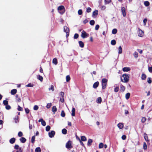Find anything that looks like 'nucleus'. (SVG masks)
Masks as SVG:
<instances>
[{
	"instance_id": "1",
	"label": "nucleus",
	"mask_w": 152,
	"mask_h": 152,
	"mask_svg": "<svg viewBox=\"0 0 152 152\" xmlns=\"http://www.w3.org/2000/svg\"><path fill=\"white\" fill-rule=\"evenodd\" d=\"M129 77L127 74H123L121 77V81L124 83H127L129 80Z\"/></svg>"
},
{
	"instance_id": "2",
	"label": "nucleus",
	"mask_w": 152,
	"mask_h": 152,
	"mask_svg": "<svg viewBox=\"0 0 152 152\" xmlns=\"http://www.w3.org/2000/svg\"><path fill=\"white\" fill-rule=\"evenodd\" d=\"M57 10L58 11H60L59 12L61 14L64 13L65 11V7L63 5H61L59 6L58 7Z\"/></svg>"
},
{
	"instance_id": "3",
	"label": "nucleus",
	"mask_w": 152,
	"mask_h": 152,
	"mask_svg": "<svg viewBox=\"0 0 152 152\" xmlns=\"http://www.w3.org/2000/svg\"><path fill=\"white\" fill-rule=\"evenodd\" d=\"M66 147L67 149L70 150L72 148V141L69 140L66 143Z\"/></svg>"
},
{
	"instance_id": "4",
	"label": "nucleus",
	"mask_w": 152,
	"mask_h": 152,
	"mask_svg": "<svg viewBox=\"0 0 152 152\" xmlns=\"http://www.w3.org/2000/svg\"><path fill=\"white\" fill-rule=\"evenodd\" d=\"M89 36V34L86 33V32L84 30H83L81 34V37L83 38H86Z\"/></svg>"
},
{
	"instance_id": "5",
	"label": "nucleus",
	"mask_w": 152,
	"mask_h": 152,
	"mask_svg": "<svg viewBox=\"0 0 152 152\" xmlns=\"http://www.w3.org/2000/svg\"><path fill=\"white\" fill-rule=\"evenodd\" d=\"M55 134V132L54 131H51L50 132L48 133L49 137L50 138L53 137Z\"/></svg>"
},
{
	"instance_id": "6",
	"label": "nucleus",
	"mask_w": 152,
	"mask_h": 152,
	"mask_svg": "<svg viewBox=\"0 0 152 152\" xmlns=\"http://www.w3.org/2000/svg\"><path fill=\"white\" fill-rule=\"evenodd\" d=\"M121 12H122L123 15L124 17H125L126 15V9L124 7H121Z\"/></svg>"
},
{
	"instance_id": "7",
	"label": "nucleus",
	"mask_w": 152,
	"mask_h": 152,
	"mask_svg": "<svg viewBox=\"0 0 152 152\" xmlns=\"http://www.w3.org/2000/svg\"><path fill=\"white\" fill-rule=\"evenodd\" d=\"M144 35V32L141 30L140 29L139 31V33L138 34V35L140 37H142Z\"/></svg>"
},
{
	"instance_id": "8",
	"label": "nucleus",
	"mask_w": 152,
	"mask_h": 152,
	"mask_svg": "<svg viewBox=\"0 0 152 152\" xmlns=\"http://www.w3.org/2000/svg\"><path fill=\"white\" fill-rule=\"evenodd\" d=\"M99 83L98 81L95 82L93 85V88H96L99 86Z\"/></svg>"
},
{
	"instance_id": "9",
	"label": "nucleus",
	"mask_w": 152,
	"mask_h": 152,
	"mask_svg": "<svg viewBox=\"0 0 152 152\" xmlns=\"http://www.w3.org/2000/svg\"><path fill=\"white\" fill-rule=\"evenodd\" d=\"M37 79L41 82H42L43 80V77L40 75H38L37 76Z\"/></svg>"
},
{
	"instance_id": "10",
	"label": "nucleus",
	"mask_w": 152,
	"mask_h": 152,
	"mask_svg": "<svg viewBox=\"0 0 152 152\" xmlns=\"http://www.w3.org/2000/svg\"><path fill=\"white\" fill-rule=\"evenodd\" d=\"M16 139L14 137L11 138L9 140L10 142L12 144L14 143Z\"/></svg>"
},
{
	"instance_id": "11",
	"label": "nucleus",
	"mask_w": 152,
	"mask_h": 152,
	"mask_svg": "<svg viewBox=\"0 0 152 152\" xmlns=\"http://www.w3.org/2000/svg\"><path fill=\"white\" fill-rule=\"evenodd\" d=\"M130 67H124L123 68V71L124 72H128L130 70Z\"/></svg>"
},
{
	"instance_id": "12",
	"label": "nucleus",
	"mask_w": 152,
	"mask_h": 152,
	"mask_svg": "<svg viewBox=\"0 0 152 152\" xmlns=\"http://www.w3.org/2000/svg\"><path fill=\"white\" fill-rule=\"evenodd\" d=\"M20 140L21 142L24 143L26 142V140L25 137H21L20 139Z\"/></svg>"
},
{
	"instance_id": "13",
	"label": "nucleus",
	"mask_w": 152,
	"mask_h": 152,
	"mask_svg": "<svg viewBox=\"0 0 152 152\" xmlns=\"http://www.w3.org/2000/svg\"><path fill=\"white\" fill-rule=\"evenodd\" d=\"M146 77L147 76L145 74L143 73L141 75V79L142 80H145L146 79Z\"/></svg>"
},
{
	"instance_id": "14",
	"label": "nucleus",
	"mask_w": 152,
	"mask_h": 152,
	"mask_svg": "<svg viewBox=\"0 0 152 152\" xmlns=\"http://www.w3.org/2000/svg\"><path fill=\"white\" fill-rule=\"evenodd\" d=\"M64 32H65L66 33L68 32H69V28L66 26H64Z\"/></svg>"
},
{
	"instance_id": "15",
	"label": "nucleus",
	"mask_w": 152,
	"mask_h": 152,
	"mask_svg": "<svg viewBox=\"0 0 152 152\" xmlns=\"http://www.w3.org/2000/svg\"><path fill=\"white\" fill-rule=\"evenodd\" d=\"M14 119L15 121V123H17L19 122V116L18 115H16L14 118Z\"/></svg>"
},
{
	"instance_id": "16",
	"label": "nucleus",
	"mask_w": 152,
	"mask_h": 152,
	"mask_svg": "<svg viewBox=\"0 0 152 152\" xmlns=\"http://www.w3.org/2000/svg\"><path fill=\"white\" fill-rule=\"evenodd\" d=\"M17 91V90L16 89H13L11 90V94L12 95H15L16 94Z\"/></svg>"
},
{
	"instance_id": "17",
	"label": "nucleus",
	"mask_w": 152,
	"mask_h": 152,
	"mask_svg": "<svg viewBox=\"0 0 152 152\" xmlns=\"http://www.w3.org/2000/svg\"><path fill=\"white\" fill-rule=\"evenodd\" d=\"M79 44L81 48H83L84 47V45L83 42L82 41H79Z\"/></svg>"
},
{
	"instance_id": "18",
	"label": "nucleus",
	"mask_w": 152,
	"mask_h": 152,
	"mask_svg": "<svg viewBox=\"0 0 152 152\" xmlns=\"http://www.w3.org/2000/svg\"><path fill=\"white\" fill-rule=\"evenodd\" d=\"M57 109L56 106H53L52 107V111L54 114H55L56 112Z\"/></svg>"
},
{
	"instance_id": "19",
	"label": "nucleus",
	"mask_w": 152,
	"mask_h": 152,
	"mask_svg": "<svg viewBox=\"0 0 152 152\" xmlns=\"http://www.w3.org/2000/svg\"><path fill=\"white\" fill-rule=\"evenodd\" d=\"M16 100L18 102H20L21 101V100L20 97H19L18 95L16 94L15 96Z\"/></svg>"
},
{
	"instance_id": "20",
	"label": "nucleus",
	"mask_w": 152,
	"mask_h": 152,
	"mask_svg": "<svg viewBox=\"0 0 152 152\" xmlns=\"http://www.w3.org/2000/svg\"><path fill=\"white\" fill-rule=\"evenodd\" d=\"M98 10H95L93 12L92 16L93 17L94 16L97 15H98Z\"/></svg>"
},
{
	"instance_id": "21",
	"label": "nucleus",
	"mask_w": 152,
	"mask_h": 152,
	"mask_svg": "<svg viewBox=\"0 0 152 152\" xmlns=\"http://www.w3.org/2000/svg\"><path fill=\"white\" fill-rule=\"evenodd\" d=\"M120 89H121V91L122 92H123L125 91V88L122 84H121L120 85Z\"/></svg>"
},
{
	"instance_id": "22",
	"label": "nucleus",
	"mask_w": 152,
	"mask_h": 152,
	"mask_svg": "<svg viewBox=\"0 0 152 152\" xmlns=\"http://www.w3.org/2000/svg\"><path fill=\"white\" fill-rule=\"evenodd\" d=\"M75 109L74 107L72 108V113L71 114L73 116H74L75 115Z\"/></svg>"
},
{
	"instance_id": "23",
	"label": "nucleus",
	"mask_w": 152,
	"mask_h": 152,
	"mask_svg": "<svg viewBox=\"0 0 152 152\" xmlns=\"http://www.w3.org/2000/svg\"><path fill=\"white\" fill-rule=\"evenodd\" d=\"M117 126L120 129H121L124 127V125L122 123H119L118 124Z\"/></svg>"
},
{
	"instance_id": "24",
	"label": "nucleus",
	"mask_w": 152,
	"mask_h": 152,
	"mask_svg": "<svg viewBox=\"0 0 152 152\" xmlns=\"http://www.w3.org/2000/svg\"><path fill=\"white\" fill-rule=\"evenodd\" d=\"M93 142V140L91 139H89L88 140L87 145L88 146H90L91 145V143Z\"/></svg>"
},
{
	"instance_id": "25",
	"label": "nucleus",
	"mask_w": 152,
	"mask_h": 152,
	"mask_svg": "<svg viewBox=\"0 0 152 152\" xmlns=\"http://www.w3.org/2000/svg\"><path fill=\"white\" fill-rule=\"evenodd\" d=\"M52 62L55 65H57L58 64L57 60L56 58H54L53 59Z\"/></svg>"
},
{
	"instance_id": "26",
	"label": "nucleus",
	"mask_w": 152,
	"mask_h": 152,
	"mask_svg": "<svg viewBox=\"0 0 152 152\" xmlns=\"http://www.w3.org/2000/svg\"><path fill=\"white\" fill-rule=\"evenodd\" d=\"M80 140L83 141H86L87 140V139L85 136H82L81 137Z\"/></svg>"
},
{
	"instance_id": "27",
	"label": "nucleus",
	"mask_w": 152,
	"mask_h": 152,
	"mask_svg": "<svg viewBox=\"0 0 152 152\" xmlns=\"http://www.w3.org/2000/svg\"><path fill=\"white\" fill-rule=\"evenodd\" d=\"M107 83H102V88L103 90L105 89L107 86Z\"/></svg>"
},
{
	"instance_id": "28",
	"label": "nucleus",
	"mask_w": 152,
	"mask_h": 152,
	"mask_svg": "<svg viewBox=\"0 0 152 152\" xmlns=\"http://www.w3.org/2000/svg\"><path fill=\"white\" fill-rule=\"evenodd\" d=\"M144 138L145 140L147 141H149V140L148 139V137L147 136V134H146V133H145L144 134Z\"/></svg>"
},
{
	"instance_id": "29",
	"label": "nucleus",
	"mask_w": 152,
	"mask_h": 152,
	"mask_svg": "<svg viewBox=\"0 0 152 152\" xmlns=\"http://www.w3.org/2000/svg\"><path fill=\"white\" fill-rule=\"evenodd\" d=\"M67 132V130L66 129H65V128L63 129L62 130V133L63 134H66Z\"/></svg>"
},
{
	"instance_id": "30",
	"label": "nucleus",
	"mask_w": 152,
	"mask_h": 152,
	"mask_svg": "<svg viewBox=\"0 0 152 152\" xmlns=\"http://www.w3.org/2000/svg\"><path fill=\"white\" fill-rule=\"evenodd\" d=\"M147 82L149 84L151 83L152 82L151 78L150 77H149L147 79Z\"/></svg>"
},
{
	"instance_id": "31",
	"label": "nucleus",
	"mask_w": 152,
	"mask_h": 152,
	"mask_svg": "<svg viewBox=\"0 0 152 152\" xmlns=\"http://www.w3.org/2000/svg\"><path fill=\"white\" fill-rule=\"evenodd\" d=\"M130 93H127L125 95V98L126 99H128L130 97Z\"/></svg>"
},
{
	"instance_id": "32",
	"label": "nucleus",
	"mask_w": 152,
	"mask_h": 152,
	"mask_svg": "<svg viewBox=\"0 0 152 152\" xmlns=\"http://www.w3.org/2000/svg\"><path fill=\"white\" fill-rule=\"evenodd\" d=\"M102 101V98L100 97H99L97 98L96 102L98 103H100Z\"/></svg>"
},
{
	"instance_id": "33",
	"label": "nucleus",
	"mask_w": 152,
	"mask_h": 152,
	"mask_svg": "<svg viewBox=\"0 0 152 152\" xmlns=\"http://www.w3.org/2000/svg\"><path fill=\"white\" fill-rule=\"evenodd\" d=\"M122 52V48H121V47L120 46H119V48H118V53L119 54H121Z\"/></svg>"
},
{
	"instance_id": "34",
	"label": "nucleus",
	"mask_w": 152,
	"mask_h": 152,
	"mask_svg": "<svg viewBox=\"0 0 152 152\" xmlns=\"http://www.w3.org/2000/svg\"><path fill=\"white\" fill-rule=\"evenodd\" d=\"M116 44V41L115 39L112 40L111 41V44L112 45H114Z\"/></svg>"
},
{
	"instance_id": "35",
	"label": "nucleus",
	"mask_w": 152,
	"mask_h": 152,
	"mask_svg": "<svg viewBox=\"0 0 152 152\" xmlns=\"http://www.w3.org/2000/svg\"><path fill=\"white\" fill-rule=\"evenodd\" d=\"M117 32V30L116 28H114L112 31V33L113 34H115Z\"/></svg>"
},
{
	"instance_id": "36",
	"label": "nucleus",
	"mask_w": 152,
	"mask_h": 152,
	"mask_svg": "<svg viewBox=\"0 0 152 152\" xmlns=\"http://www.w3.org/2000/svg\"><path fill=\"white\" fill-rule=\"evenodd\" d=\"M70 80V77L69 75H67L66 77V80L67 82H69Z\"/></svg>"
},
{
	"instance_id": "37",
	"label": "nucleus",
	"mask_w": 152,
	"mask_h": 152,
	"mask_svg": "<svg viewBox=\"0 0 152 152\" xmlns=\"http://www.w3.org/2000/svg\"><path fill=\"white\" fill-rule=\"evenodd\" d=\"M102 83H107V80L105 78H103L102 80Z\"/></svg>"
},
{
	"instance_id": "38",
	"label": "nucleus",
	"mask_w": 152,
	"mask_h": 152,
	"mask_svg": "<svg viewBox=\"0 0 152 152\" xmlns=\"http://www.w3.org/2000/svg\"><path fill=\"white\" fill-rule=\"evenodd\" d=\"M144 4L145 6L148 7L150 3L148 1H145L144 2Z\"/></svg>"
},
{
	"instance_id": "39",
	"label": "nucleus",
	"mask_w": 152,
	"mask_h": 152,
	"mask_svg": "<svg viewBox=\"0 0 152 152\" xmlns=\"http://www.w3.org/2000/svg\"><path fill=\"white\" fill-rule=\"evenodd\" d=\"M133 56L135 58H137L138 57V53L136 52H134L133 53Z\"/></svg>"
},
{
	"instance_id": "40",
	"label": "nucleus",
	"mask_w": 152,
	"mask_h": 152,
	"mask_svg": "<svg viewBox=\"0 0 152 152\" xmlns=\"http://www.w3.org/2000/svg\"><path fill=\"white\" fill-rule=\"evenodd\" d=\"M104 144L102 142L100 143L99 145V148H102L103 147Z\"/></svg>"
},
{
	"instance_id": "41",
	"label": "nucleus",
	"mask_w": 152,
	"mask_h": 152,
	"mask_svg": "<svg viewBox=\"0 0 152 152\" xmlns=\"http://www.w3.org/2000/svg\"><path fill=\"white\" fill-rule=\"evenodd\" d=\"M35 152H41V150L40 148L39 147L37 148L35 150Z\"/></svg>"
},
{
	"instance_id": "42",
	"label": "nucleus",
	"mask_w": 152,
	"mask_h": 152,
	"mask_svg": "<svg viewBox=\"0 0 152 152\" xmlns=\"http://www.w3.org/2000/svg\"><path fill=\"white\" fill-rule=\"evenodd\" d=\"M61 115L62 117H64L65 116V113L64 110H62L61 112Z\"/></svg>"
},
{
	"instance_id": "43",
	"label": "nucleus",
	"mask_w": 152,
	"mask_h": 152,
	"mask_svg": "<svg viewBox=\"0 0 152 152\" xmlns=\"http://www.w3.org/2000/svg\"><path fill=\"white\" fill-rule=\"evenodd\" d=\"M51 90L52 91H54V86L53 85H51L50 88H49V91H50Z\"/></svg>"
},
{
	"instance_id": "44",
	"label": "nucleus",
	"mask_w": 152,
	"mask_h": 152,
	"mask_svg": "<svg viewBox=\"0 0 152 152\" xmlns=\"http://www.w3.org/2000/svg\"><path fill=\"white\" fill-rule=\"evenodd\" d=\"M111 1V0H104L105 4H108Z\"/></svg>"
},
{
	"instance_id": "45",
	"label": "nucleus",
	"mask_w": 152,
	"mask_h": 152,
	"mask_svg": "<svg viewBox=\"0 0 152 152\" xmlns=\"http://www.w3.org/2000/svg\"><path fill=\"white\" fill-rule=\"evenodd\" d=\"M50 126L48 125L46 127V130L47 132H48L50 131Z\"/></svg>"
},
{
	"instance_id": "46",
	"label": "nucleus",
	"mask_w": 152,
	"mask_h": 152,
	"mask_svg": "<svg viewBox=\"0 0 152 152\" xmlns=\"http://www.w3.org/2000/svg\"><path fill=\"white\" fill-rule=\"evenodd\" d=\"M89 23L91 25L93 26L95 24V21L94 20H92L90 21Z\"/></svg>"
},
{
	"instance_id": "47",
	"label": "nucleus",
	"mask_w": 152,
	"mask_h": 152,
	"mask_svg": "<svg viewBox=\"0 0 152 152\" xmlns=\"http://www.w3.org/2000/svg\"><path fill=\"white\" fill-rule=\"evenodd\" d=\"M8 102L6 100H4L3 101V104L4 105H7L8 104Z\"/></svg>"
},
{
	"instance_id": "48",
	"label": "nucleus",
	"mask_w": 152,
	"mask_h": 152,
	"mask_svg": "<svg viewBox=\"0 0 152 152\" xmlns=\"http://www.w3.org/2000/svg\"><path fill=\"white\" fill-rule=\"evenodd\" d=\"M143 149L144 150H146L147 149V145L146 143L145 142H144L143 145Z\"/></svg>"
},
{
	"instance_id": "49",
	"label": "nucleus",
	"mask_w": 152,
	"mask_h": 152,
	"mask_svg": "<svg viewBox=\"0 0 152 152\" xmlns=\"http://www.w3.org/2000/svg\"><path fill=\"white\" fill-rule=\"evenodd\" d=\"M18 136L19 137H21L23 136V133L22 132L20 131L18 132Z\"/></svg>"
},
{
	"instance_id": "50",
	"label": "nucleus",
	"mask_w": 152,
	"mask_h": 152,
	"mask_svg": "<svg viewBox=\"0 0 152 152\" xmlns=\"http://www.w3.org/2000/svg\"><path fill=\"white\" fill-rule=\"evenodd\" d=\"M35 136H33L32 137L31 139V141L32 143H34L35 141Z\"/></svg>"
},
{
	"instance_id": "51",
	"label": "nucleus",
	"mask_w": 152,
	"mask_h": 152,
	"mask_svg": "<svg viewBox=\"0 0 152 152\" xmlns=\"http://www.w3.org/2000/svg\"><path fill=\"white\" fill-rule=\"evenodd\" d=\"M26 86L28 87H33L34 86V84L30 83L27 85H26Z\"/></svg>"
},
{
	"instance_id": "52",
	"label": "nucleus",
	"mask_w": 152,
	"mask_h": 152,
	"mask_svg": "<svg viewBox=\"0 0 152 152\" xmlns=\"http://www.w3.org/2000/svg\"><path fill=\"white\" fill-rule=\"evenodd\" d=\"M78 13L79 15H82L83 13V11L82 10H79L78 11Z\"/></svg>"
},
{
	"instance_id": "53",
	"label": "nucleus",
	"mask_w": 152,
	"mask_h": 152,
	"mask_svg": "<svg viewBox=\"0 0 152 152\" xmlns=\"http://www.w3.org/2000/svg\"><path fill=\"white\" fill-rule=\"evenodd\" d=\"M18 110L19 111H22L23 109L22 107H21L19 105H18Z\"/></svg>"
},
{
	"instance_id": "54",
	"label": "nucleus",
	"mask_w": 152,
	"mask_h": 152,
	"mask_svg": "<svg viewBox=\"0 0 152 152\" xmlns=\"http://www.w3.org/2000/svg\"><path fill=\"white\" fill-rule=\"evenodd\" d=\"M79 37V35L78 34L76 33L75 34L74 38L75 39H77Z\"/></svg>"
},
{
	"instance_id": "55",
	"label": "nucleus",
	"mask_w": 152,
	"mask_h": 152,
	"mask_svg": "<svg viewBox=\"0 0 152 152\" xmlns=\"http://www.w3.org/2000/svg\"><path fill=\"white\" fill-rule=\"evenodd\" d=\"M5 108L7 110H9L11 108V107L10 105H8V104L6 106Z\"/></svg>"
},
{
	"instance_id": "56",
	"label": "nucleus",
	"mask_w": 152,
	"mask_h": 152,
	"mask_svg": "<svg viewBox=\"0 0 152 152\" xmlns=\"http://www.w3.org/2000/svg\"><path fill=\"white\" fill-rule=\"evenodd\" d=\"M146 120V118L145 117H143L142 118L141 121L142 123H144L145 122Z\"/></svg>"
},
{
	"instance_id": "57",
	"label": "nucleus",
	"mask_w": 152,
	"mask_h": 152,
	"mask_svg": "<svg viewBox=\"0 0 152 152\" xmlns=\"http://www.w3.org/2000/svg\"><path fill=\"white\" fill-rule=\"evenodd\" d=\"M91 8L90 7H88L86 11L87 12L89 13V12H91Z\"/></svg>"
},
{
	"instance_id": "58",
	"label": "nucleus",
	"mask_w": 152,
	"mask_h": 152,
	"mask_svg": "<svg viewBox=\"0 0 152 152\" xmlns=\"http://www.w3.org/2000/svg\"><path fill=\"white\" fill-rule=\"evenodd\" d=\"M51 105L52 104L51 103H48L46 107L47 108L49 109L51 107Z\"/></svg>"
},
{
	"instance_id": "59",
	"label": "nucleus",
	"mask_w": 152,
	"mask_h": 152,
	"mask_svg": "<svg viewBox=\"0 0 152 152\" xmlns=\"http://www.w3.org/2000/svg\"><path fill=\"white\" fill-rule=\"evenodd\" d=\"M34 110H38L39 108L38 106L37 105H35L34 107Z\"/></svg>"
},
{
	"instance_id": "60",
	"label": "nucleus",
	"mask_w": 152,
	"mask_h": 152,
	"mask_svg": "<svg viewBox=\"0 0 152 152\" xmlns=\"http://www.w3.org/2000/svg\"><path fill=\"white\" fill-rule=\"evenodd\" d=\"M147 19L146 18L144 19L143 20V22L144 25L145 26L146 25V23L147 22Z\"/></svg>"
},
{
	"instance_id": "61",
	"label": "nucleus",
	"mask_w": 152,
	"mask_h": 152,
	"mask_svg": "<svg viewBox=\"0 0 152 152\" xmlns=\"http://www.w3.org/2000/svg\"><path fill=\"white\" fill-rule=\"evenodd\" d=\"M78 139H79V141L80 144L83 147H84L85 146L83 144V142H82V141H81V140H80V138H78Z\"/></svg>"
},
{
	"instance_id": "62",
	"label": "nucleus",
	"mask_w": 152,
	"mask_h": 152,
	"mask_svg": "<svg viewBox=\"0 0 152 152\" xmlns=\"http://www.w3.org/2000/svg\"><path fill=\"white\" fill-rule=\"evenodd\" d=\"M19 148V145H15L14 147V148L16 150H18Z\"/></svg>"
},
{
	"instance_id": "63",
	"label": "nucleus",
	"mask_w": 152,
	"mask_h": 152,
	"mask_svg": "<svg viewBox=\"0 0 152 152\" xmlns=\"http://www.w3.org/2000/svg\"><path fill=\"white\" fill-rule=\"evenodd\" d=\"M119 90V87H115L114 88V91L115 92H117Z\"/></svg>"
},
{
	"instance_id": "64",
	"label": "nucleus",
	"mask_w": 152,
	"mask_h": 152,
	"mask_svg": "<svg viewBox=\"0 0 152 152\" xmlns=\"http://www.w3.org/2000/svg\"><path fill=\"white\" fill-rule=\"evenodd\" d=\"M18 151H18V152H22L23 149L21 147H19V148L18 149Z\"/></svg>"
}]
</instances>
